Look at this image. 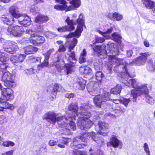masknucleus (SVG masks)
Wrapping results in <instances>:
<instances>
[{"instance_id":"nucleus-1","label":"nucleus","mask_w":155,"mask_h":155,"mask_svg":"<svg viewBox=\"0 0 155 155\" xmlns=\"http://www.w3.org/2000/svg\"><path fill=\"white\" fill-rule=\"evenodd\" d=\"M126 80L127 82L124 83H125L126 86H129L132 85L133 87L134 88L131 91V96L133 97L134 102H136L137 98L138 97L142 95H145L147 102L151 105L154 104V100L148 95L149 90L146 84L139 85V82L135 79H130L129 80L128 79Z\"/></svg>"},{"instance_id":"nucleus-2","label":"nucleus","mask_w":155,"mask_h":155,"mask_svg":"<svg viewBox=\"0 0 155 155\" xmlns=\"http://www.w3.org/2000/svg\"><path fill=\"white\" fill-rule=\"evenodd\" d=\"M88 107L87 105H83L80 108L79 113L82 116L78 119L77 125L81 130H86L90 128L93 124L92 121L88 118L91 116V113L87 111Z\"/></svg>"},{"instance_id":"nucleus-3","label":"nucleus","mask_w":155,"mask_h":155,"mask_svg":"<svg viewBox=\"0 0 155 155\" xmlns=\"http://www.w3.org/2000/svg\"><path fill=\"white\" fill-rule=\"evenodd\" d=\"M65 21L68 25L58 28L57 30L58 31L62 32L73 30L74 29V25L76 24L78 25L77 32L80 30L81 32V31L83 30V27L84 25V21L83 18V15L82 14H80L78 18L74 21L72 19L71 20L69 17H67Z\"/></svg>"},{"instance_id":"nucleus-4","label":"nucleus","mask_w":155,"mask_h":155,"mask_svg":"<svg viewBox=\"0 0 155 155\" xmlns=\"http://www.w3.org/2000/svg\"><path fill=\"white\" fill-rule=\"evenodd\" d=\"M78 109L77 105L74 104L69 105L68 107V111L66 114L68 113V115L67 117L64 116L63 117L60 116L59 114H57V116L56 118V122H57L59 127H65L67 125L68 120L75 119V117L77 115V109Z\"/></svg>"},{"instance_id":"nucleus-5","label":"nucleus","mask_w":155,"mask_h":155,"mask_svg":"<svg viewBox=\"0 0 155 155\" xmlns=\"http://www.w3.org/2000/svg\"><path fill=\"white\" fill-rule=\"evenodd\" d=\"M108 58L109 61L110 63L115 64H116L117 66L114 67V70L117 71L118 68L119 71L122 72V75L124 74L126 77H132L128 72L127 69L128 64L125 62L123 61L122 59L118 58L114 55H109Z\"/></svg>"},{"instance_id":"nucleus-6","label":"nucleus","mask_w":155,"mask_h":155,"mask_svg":"<svg viewBox=\"0 0 155 155\" xmlns=\"http://www.w3.org/2000/svg\"><path fill=\"white\" fill-rule=\"evenodd\" d=\"M17 8L15 6L11 7L9 9V12L12 16L18 19V23L26 27L31 24V20L29 17L25 14H21L17 12Z\"/></svg>"},{"instance_id":"nucleus-7","label":"nucleus","mask_w":155,"mask_h":155,"mask_svg":"<svg viewBox=\"0 0 155 155\" xmlns=\"http://www.w3.org/2000/svg\"><path fill=\"white\" fill-rule=\"evenodd\" d=\"M95 136V133L93 132H85L81 134L80 137L74 138L73 140V142L71 144V146L74 147L73 148H75V150L83 148L85 146L84 144H81L79 143L80 140L84 142L88 139L89 137H91L92 139L94 138L93 136Z\"/></svg>"},{"instance_id":"nucleus-8","label":"nucleus","mask_w":155,"mask_h":155,"mask_svg":"<svg viewBox=\"0 0 155 155\" xmlns=\"http://www.w3.org/2000/svg\"><path fill=\"white\" fill-rule=\"evenodd\" d=\"M8 34L15 36H21L24 31L22 27L18 25H12L8 27Z\"/></svg>"},{"instance_id":"nucleus-9","label":"nucleus","mask_w":155,"mask_h":155,"mask_svg":"<svg viewBox=\"0 0 155 155\" xmlns=\"http://www.w3.org/2000/svg\"><path fill=\"white\" fill-rule=\"evenodd\" d=\"M109 93L107 92L105 93L104 95H96L94 98V102L96 107L100 108L101 104L109 99Z\"/></svg>"},{"instance_id":"nucleus-10","label":"nucleus","mask_w":155,"mask_h":155,"mask_svg":"<svg viewBox=\"0 0 155 155\" xmlns=\"http://www.w3.org/2000/svg\"><path fill=\"white\" fill-rule=\"evenodd\" d=\"M4 50L11 54H13L18 49L17 44L14 42L7 41L3 45Z\"/></svg>"},{"instance_id":"nucleus-11","label":"nucleus","mask_w":155,"mask_h":155,"mask_svg":"<svg viewBox=\"0 0 155 155\" xmlns=\"http://www.w3.org/2000/svg\"><path fill=\"white\" fill-rule=\"evenodd\" d=\"M2 80L5 82V85L8 87H12L15 84L14 82L12 79V76L8 72L4 73L2 76Z\"/></svg>"},{"instance_id":"nucleus-12","label":"nucleus","mask_w":155,"mask_h":155,"mask_svg":"<svg viewBox=\"0 0 155 155\" xmlns=\"http://www.w3.org/2000/svg\"><path fill=\"white\" fill-rule=\"evenodd\" d=\"M57 114L52 112H48L45 113L42 117L43 120H45L51 124H54Z\"/></svg>"},{"instance_id":"nucleus-13","label":"nucleus","mask_w":155,"mask_h":155,"mask_svg":"<svg viewBox=\"0 0 155 155\" xmlns=\"http://www.w3.org/2000/svg\"><path fill=\"white\" fill-rule=\"evenodd\" d=\"M63 65L64 64L61 65L58 63L56 64L55 67L58 71L60 72L63 68H65L67 74H68L71 73L72 72L74 71L75 70V66L74 65L67 64H65V67H64V65Z\"/></svg>"},{"instance_id":"nucleus-14","label":"nucleus","mask_w":155,"mask_h":155,"mask_svg":"<svg viewBox=\"0 0 155 155\" xmlns=\"http://www.w3.org/2000/svg\"><path fill=\"white\" fill-rule=\"evenodd\" d=\"M150 54L148 52L141 53L140 54V56L134 60L133 62L139 66L143 65L147 59V57L150 56Z\"/></svg>"},{"instance_id":"nucleus-15","label":"nucleus","mask_w":155,"mask_h":155,"mask_svg":"<svg viewBox=\"0 0 155 155\" xmlns=\"http://www.w3.org/2000/svg\"><path fill=\"white\" fill-rule=\"evenodd\" d=\"M13 91L9 88H4L1 89L2 97L4 99L9 100L13 98Z\"/></svg>"},{"instance_id":"nucleus-16","label":"nucleus","mask_w":155,"mask_h":155,"mask_svg":"<svg viewBox=\"0 0 155 155\" xmlns=\"http://www.w3.org/2000/svg\"><path fill=\"white\" fill-rule=\"evenodd\" d=\"M26 55L24 54H18L12 55L10 58V61L15 65L22 62L25 58Z\"/></svg>"},{"instance_id":"nucleus-17","label":"nucleus","mask_w":155,"mask_h":155,"mask_svg":"<svg viewBox=\"0 0 155 155\" xmlns=\"http://www.w3.org/2000/svg\"><path fill=\"white\" fill-rule=\"evenodd\" d=\"M102 47L100 46H95L93 47L94 51L98 53L97 55L100 58H104L107 56L106 51L103 49Z\"/></svg>"},{"instance_id":"nucleus-18","label":"nucleus","mask_w":155,"mask_h":155,"mask_svg":"<svg viewBox=\"0 0 155 155\" xmlns=\"http://www.w3.org/2000/svg\"><path fill=\"white\" fill-rule=\"evenodd\" d=\"M25 32L26 34L29 35L30 36L29 38H24L22 39V41L25 43H28L30 42L31 43V40H33V38L36 36L35 31H33L31 29H28L26 30Z\"/></svg>"},{"instance_id":"nucleus-19","label":"nucleus","mask_w":155,"mask_h":155,"mask_svg":"<svg viewBox=\"0 0 155 155\" xmlns=\"http://www.w3.org/2000/svg\"><path fill=\"white\" fill-rule=\"evenodd\" d=\"M86 83L85 80L81 77H79L77 78V81L74 85L77 89L82 90L85 88Z\"/></svg>"},{"instance_id":"nucleus-20","label":"nucleus","mask_w":155,"mask_h":155,"mask_svg":"<svg viewBox=\"0 0 155 155\" xmlns=\"http://www.w3.org/2000/svg\"><path fill=\"white\" fill-rule=\"evenodd\" d=\"M15 107L12 104L5 101L2 100L0 102V111H2L4 109H8L11 110L14 109Z\"/></svg>"},{"instance_id":"nucleus-21","label":"nucleus","mask_w":155,"mask_h":155,"mask_svg":"<svg viewBox=\"0 0 155 155\" xmlns=\"http://www.w3.org/2000/svg\"><path fill=\"white\" fill-rule=\"evenodd\" d=\"M57 2H58L61 5H56L54 6V9L62 11L68 8V5H67V2L64 0H55Z\"/></svg>"},{"instance_id":"nucleus-22","label":"nucleus","mask_w":155,"mask_h":155,"mask_svg":"<svg viewBox=\"0 0 155 155\" xmlns=\"http://www.w3.org/2000/svg\"><path fill=\"white\" fill-rule=\"evenodd\" d=\"M65 57L70 63L72 64L76 63L77 60L75 58V54L74 51H68V52L66 54Z\"/></svg>"},{"instance_id":"nucleus-23","label":"nucleus","mask_w":155,"mask_h":155,"mask_svg":"<svg viewBox=\"0 0 155 155\" xmlns=\"http://www.w3.org/2000/svg\"><path fill=\"white\" fill-rule=\"evenodd\" d=\"M35 33L36 36L35 38H36V40L34 39L33 40H31V44L35 45H37L39 44L44 43L45 41V38L42 36L38 35L35 31Z\"/></svg>"},{"instance_id":"nucleus-24","label":"nucleus","mask_w":155,"mask_h":155,"mask_svg":"<svg viewBox=\"0 0 155 155\" xmlns=\"http://www.w3.org/2000/svg\"><path fill=\"white\" fill-rule=\"evenodd\" d=\"M79 71L82 74L85 75H91L92 73L91 69L86 66L80 67Z\"/></svg>"},{"instance_id":"nucleus-25","label":"nucleus","mask_w":155,"mask_h":155,"mask_svg":"<svg viewBox=\"0 0 155 155\" xmlns=\"http://www.w3.org/2000/svg\"><path fill=\"white\" fill-rule=\"evenodd\" d=\"M38 50L37 48L31 45H29L24 48V52L27 55L33 54L36 52Z\"/></svg>"},{"instance_id":"nucleus-26","label":"nucleus","mask_w":155,"mask_h":155,"mask_svg":"<svg viewBox=\"0 0 155 155\" xmlns=\"http://www.w3.org/2000/svg\"><path fill=\"white\" fill-rule=\"evenodd\" d=\"M49 19L47 16L39 15H38L35 19V21L39 24L45 22L49 20Z\"/></svg>"},{"instance_id":"nucleus-27","label":"nucleus","mask_w":155,"mask_h":155,"mask_svg":"<svg viewBox=\"0 0 155 155\" xmlns=\"http://www.w3.org/2000/svg\"><path fill=\"white\" fill-rule=\"evenodd\" d=\"M70 4L72 5L69 6L66 10V11H70L74 9V8H78L81 5V1L80 0H72L70 2Z\"/></svg>"},{"instance_id":"nucleus-28","label":"nucleus","mask_w":155,"mask_h":155,"mask_svg":"<svg viewBox=\"0 0 155 155\" xmlns=\"http://www.w3.org/2000/svg\"><path fill=\"white\" fill-rule=\"evenodd\" d=\"M77 39L75 38H73V41H67L66 42V45L68 46V51H70L71 50H73L77 44Z\"/></svg>"},{"instance_id":"nucleus-29","label":"nucleus","mask_w":155,"mask_h":155,"mask_svg":"<svg viewBox=\"0 0 155 155\" xmlns=\"http://www.w3.org/2000/svg\"><path fill=\"white\" fill-rule=\"evenodd\" d=\"M83 30L81 32L80 31L77 32V29L75 32L74 33H70L68 35H63L64 38H70L73 37L74 36L78 38H79L81 35V34Z\"/></svg>"},{"instance_id":"nucleus-30","label":"nucleus","mask_w":155,"mask_h":155,"mask_svg":"<svg viewBox=\"0 0 155 155\" xmlns=\"http://www.w3.org/2000/svg\"><path fill=\"white\" fill-rule=\"evenodd\" d=\"M14 18L12 16V18H8L5 15H3L1 18V20L4 23H6L8 25H10L14 22L15 20Z\"/></svg>"},{"instance_id":"nucleus-31","label":"nucleus","mask_w":155,"mask_h":155,"mask_svg":"<svg viewBox=\"0 0 155 155\" xmlns=\"http://www.w3.org/2000/svg\"><path fill=\"white\" fill-rule=\"evenodd\" d=\"M14 18L12 16V18H8L5 15H3L1 18V20L4 23H6L8 25H10L14 22L15 20Z\"/></svg>"},{"instance_id":"nucleus-32","label":"nucleus","mask_w":155,"mask_h":155,"mask_svg":"<svg viewBox=\"0 0 155 155\" xmlns=\"http://www.w3.org/2000/svg\"><path fill=\"white\" fill-rule=\"evenodd\" d=\"M87 52L85 49H83L81 52L80 57L79 59V62L80 64H81L86 61V59L85 57L86 55Z\"/></svg>"},{"instance_id":"nucleus-33","label":"nucleus","mask_w":155,"mask_h":155,"mask_svg":"<svg viewBox=\"0 0 155 155\" xmlns=\"http://www.w3.org/2000/svg\"><path fill=\"white\" fill-rule=\"evenodd\" d=\"M48 61L47 60H44V62L42 63V64L36 65L34 67H36L37 68V69H35L36 72H38L40 70H41L42 68L45 66H47L48 64Z\"/></svg>"},{"instance_id":"nucleus-34","label":"nucleus","mask_w":155,"mask_h":155,"mask_svg":"<svg viewBox=\"0 0 155 155\" xmlns=\"http://www.w3.org/2000/svg\"><path fill=\"white\" fill-rule=\"evenodd\" d=\"M71 139L70 138H65L61 142V143H58V146L61 148H64L65 146L64 144L67 145L68 143L71 141Z\"/></svg>"},{"instance_id":"nucleus-35","label":"nucleus","mask_w":155,"mask_h":155,"mask_svg":"<svg viewBox=\"0 0 155 155\" xmlns=\"http://www.w3.org/2000/svg\"><path fill=\"white\" fill-rule=\"evenodd\" d=\"M142 2L147 8H153L154 7H153L154 5L153 2L150 0H144Z\"/></svg>"},{"instance_id":"nucleus-36","label":"nucleus","mask_w":155,"mask_h":155,"mask_svg":"<svg viewBox=\"0 0 155 155\" xmlns=\"http://www.w3.org/2000/svg\"><path fill=\"white\" fill-rule=\"evenodd\" d=\"M121 87L120 85H118L116 87L111 89L110 92L114 94H119L121 91Z\"/></svg>"},{"instance_id":"nucleus-37","label":"nucleus","mask_w":155,"mask_h":155,"mask_svg":"<svg viewBox=\"0 0 155 155\" xmlns=\"http://www.w3.org/2000/svg\"><path fill=\"white\" fill-rule=\"evenodd\" d=\"M98 125L100 128L103 130H106L109 127V126L107 123L102 122L101 121H99Z\"/></svg>"},{"instance_id":"nucleus-38","label":"nucleus","mask_w":155,"mask_h":155,"mask_svg":"<svg viewBox=\"0 0 155 155\" xmlns=\"http://www.w3.org/2000/svg\"><path fill=\"white\" fill-rule=\"evenodd\" d=\"M99 135L98 134H95V136H93L94 138L92 139L98 144L101 145L103 143L104 141L103 140L99 137Z\"/></svg>"},{"instance_id":"nucleus-39","label":"nucleus","mask_w":155,"mask_h":155,"mask_svg":"<svg viewBox=\"0 0 155 155\" xmlns=\"http://www.w3.org/2000/svg\"><path fill=\"white\" fill-rule=\"evenodd\" d=\"M93 84V83H91L89 84H88L87 86V89L89 90L88 91H89L90 94L92 95H94V94H93L92 92H94L95 94H97V89H95V90L94 89V88L93 89V88L92 87Z\"/></svg>"},{"instance_id":"nucleus-40","label":"nucleus","mask_w":155,"mask_h":155,"mask_svg":"<svg viewBox=\"0 0 155 155\" xmlns=\"http://www.w3.org/2000/svg\"><path fill=\"white\" fill-rule=\"evenodd\" d=\"M7 61H0V71H3L8 67V64L5 62Z\"/></svg>"},{"instance_id":"nucleus-41","label":"nucleus","mask_w":155,"mask_h":155,"mask_svg":"<svg viewBox=\"0 0 155 155\" xmlns=\"http://www.w3.org/2000/svg\"><path fill=\"white\" fill-rule=\"evenodd\" d=\"M63 91V88L62 87L61 85L57 84H54L53 87V92L55 94H56V93H55L57 91Z\"/></svg>"},{"instance_id":"nucleus-42","label":"nucleus","mask_w":155,"mask_h":155,"mask_svg":"<svg viewBox=\"0 0 155 155\" xmlns=\"http://www.w3.org/2000/svg\"><path fill=\"white\" fill-rule=\"evenodd\" d=\"M111 145L114 147H116L120 144V142L115 137H113L110 141Z\"/></svg>"},{"instance_id":"nucleus-43","label":"nucleus","mask_w":155,"mask_h":155,"mask_svg":"<svg viewBox=\"0 0 155 155\" xmlns=\"http://www.w3.org/2000/svg\"><path fill=\"white\" fill-rule=\"evenodd\" d=\"M104 75L103 73L101 71H97L95 74L96 79L98 81H101Z\"/></svg>"},{"instance_id":"nucleus-44","label":"nucleus","mask_w":155,"mask_h":155,"mask_svg":"<svg viewBox=\"0 0 155 155\" xmlns=\"http://www.w3.org/2000/svg\"><path fill=\"white\" fill-rule=\"evenodd\" d=\"M2 145L4 147H13L15 145V143L11 141H3Z\"/></svg>"},{"instance_id":"nucleus-45","label":"nucleus","mask_w":155,"mask_h":155,"mask_svg":"<svg viewBox=\"0 0 155 155\" xmlns=\"http://www.w3.org/2000/svg\"><path fill=\"white\" fill-rule=\"evenodd\" d=\"M111 39L115 41H117L120 40L121 39V36L115 32L112 35V36L111 37Z\"/></svg>"},{"instance_id":"nucleus-46","label":"nucleus","mask_w":155,"mask_h":155,"mask_svg":"<svg viewBox=\"0 0 155 155\" xmlns=\"http://www.w3.org/2000/svg\"><path fill=\"white\" fill-rule=\"evenodd\" d=\"M112 17L113 18L116 19L117 21H120L123 18V16L117 12H115L113 13Z\"/></svg>"},{"instance_id":"nucleus-47","label":"nucleus","mask_w":155,"mask_h":155,"mask_svg":"<svg viewBox=\"0 0 155 155\" xmlns=\"http://www.w3.org/2000/svg\"><path fill=\"white\" fill-rule=\"evenodd\" d=\"M8 59V55L4 52H0V61H7Z\"/></svg>"},{"instance_id":"nucleus-48","label":"nucleus","mask_w":155,"mask_h":155,"mask_svg":"<svg viewBox=\"0 0 155 155\" xmlns=\"http://www.w3.org/2000/svg\"><path fill=\"white\" fill-rule=\"evenodd\" d=\"M54 51V48H51L49 49L47 52L44 54L45 57V60H47L49 58L51 54L53 53Z\"/></svg>"},{"instance_id":"nucleus-49","label":"nucleus","mask_w":155,"mask_h":155,"mask_svg":"<svg viewBox=\"0 0 155 155\" xmlns=\"http://www.w3.org/2000/svg\"><path fill=\"white\" fill-rule=\"evenodd\" d=\"M125 109L122 106H117L116 109L115 110V113H117L122 112L124 113L125 112Z\"/></svg>"},{"instance_id":"nucleus-50","label":"nucleus","mask_w":155,"mask_h":155,"mask_svg":"<svg viewBox=\"0 0 155 155\" xmlns=\"http://www.w3.org/2000/svg\"><path fill=\"white\" fill-rule=\"evenodd\" d=\"M143 147L144 150L147 155H150V151L148 144L147 143H144Z\"/></svg>"},{"instance_id":"nucleus-51","label":"nucleus","mask_w":155,"mask_h":155,"mask_svg":"<svg viewBox=\"0 0 155 155\" xmlns=\"http://www.w3.org/2000/svg\"><path fill=\"white\" fill-rule=\"evenodd\" d=\"M130 98H122L121 100V103H123L126 107H127L128 104L130 101Z\"/></svg>"},{"instance_id":"nucleus-52","label":"nucleus","mask_w":155,"mask_h":155,"mask_svg":"<svg viewBox=\"0 0 155 155\" xmlns=\"http://www.w3.org/2000/svg\"><path fill=\"white\" fill-rule=\"evenodd\" d=\"M97 32L100 34L102 35L106 39H108L110 38V36L108 35L109 33L105 31L102 32L99 30H97Z\"/></svg>"},{"instance_id":"nucleus-53","label":"nucleus","mask_w":155,"mask_h":155,"mask_svg":"<svg viewBox=\"0 0 155 155\" xmlns=\"http://www.w3.org/2000/svg\"><path fill=\"white\" fill-rule=\"evenodd\" d=\"M78 115V114L77 113V116H76L75 117H75L76 116H77ZM74 120V119H73V120L71 119V120ZM70 122H69V125L70 127V128L71 129H72V130H74L76 129V127L75 126V123L73 122L72 121H71V120H69Z\"/></svg>"},{"instance_id":"nucleus-54","label":"nucleus","mask_w":155,"mask_h":155,"mask_svg":"<svg viewBox=\"0 0 155 155\" xmlns=\"http://www.w3.org/2000/svg\"><path fill=\"white\" fill-rule=\"evenodd\" d=\"M46 35L49 38H51L54 36H57L56 34H54L52 33L50 31H48L46 33Z\"/></svg>"},{"instance_id":"nucleus-55","label":"nucleus","mask_w":155,"mask_h":155,"mask_svg":"<svg viewBox=\"0 0 155 155\" xmlns=\"http://www.w3.org/2000/svg\"><path fill=\"white\" fill-rule=\"evenodd\" d=\"M96 42L97 43H102L105 41V39L100 37H97L96 39Z\"/></svg>"},{"instance_id":"nucleus-56","label":"nucleus","mask_w":155,"mask_h":155,"mask_svg":"<svg viewBox=\"0 0 155 155\" xmlns=\"http://www.w3.org/2000/svg\"><path fill=\"white\" fill-rule=\"evenodd\" d=\"M66 50V48L63 45H60L59 47V49L58 50V52H63L65 51Z\"/></svg>"},{"instance_id":"nucleus-57","label":"nucleus","mask_w":155,"mask_h":155,"mask_svg":"<svg viewBox=\"0 0 155 155\" xmlns=\"http://www.w3.org/2000/svg\"><path fill=\"white\" fill-rule=\"evenodd\" d=\"M8 28H7L5 27H3L1 29V32L2 34H4V33H6L8 35H10V34H8Z\"/></svg>"},{"instance_id":"nucleus-58","label":"nucleus","mask_w":155,"mask_h":155,"mask_svg":"<svg viewBox=\"0 0 155 155\" xmlns=\"http://www.w3.org/2000/svg\"><path fill=\"white\" fill-rule=\"evenodd\" d=\"M57 144V142L55 140H51L49 141V145L50 146H54L56 145Z\"/></svg>"},{"instance_id":"nucleus-59","label":"nucleus","mask_w":155,"mask_h":155,"mask_svg":"<svg viewBox=\"0 0 155 155\" xmlns=\"http://www.w3.org/2000/svg\"><path fill=\"white\" fill-rule=\"evenodd\" d=\"M13 150H11L8 151L2 154V155H12L13 153Z\"/></svg>"},{"instance_id":"nucleus-60","label":"nucleus","mask_w":155,"mask_h":155,"mask_svg":"<svg viewBox=\"0 0 155 155\" xmlns=\"http://www.w3.org/2000/svg\"><path fill=\"white\" fill-rule=\"evenodd\" d=\"M35 69H36V67H34L33 68L29 69V70H28V71H29V72L30 74H32L35 73V72H36Z\"/></svg>"},{"instance_id":"nucleus-61","label":"nucleus","mask_w":155,"mask_h":155,"mask_svg":"<svg viewBox=\"0 0 155 155\" xmlns=\"http://www.w3.org/2000/svg\"><path fill=\"white\" fill-rule=\"evenodd\" d=\"M32 61L36 62L37 61H40L41 58L40 57L33 58L32 59Z\"/></svg>"},{"instance_id":"nucleus-62","label":"nucleus","mask_w":155,"mask_h":155,"mask_svg":"<svg viewBox=\"0 0 155 155\" xmlns=\"http://www.w3.org/2000/svg\"><path fill=\"white\" fill-rule=\"evenodd\" d=\"M106 116H109L110 117L114 118H115L116 117V116L115 115L113 114H111L110 113H107L106 114H105Z\"/></svg>"},{"instance_id":"nucleus-63","label":"nucleus","mask_w":155,"mask_h":155,"mask_svg":"<svg viewBox=\"0 0 155 155\" xmlns=\"http://www.w3.org/2000/svg\"><path fill=\"white\" fill-rule=\"evenodd\" d=\"M121 99H120V100H118V99H110L111 101H113V102L114 103L116 104H118L120 102H121Z\"/></svg>"},{"instance_id":"nucleus-64","label":"nucleus","mask_w":155,"mask_h":155,"mask_svg":"<svg viewBox=\"0 0 155 155\" xmlns=\"http://www.w3.org/2000/svg\"><path fill=\"white\" fill-rule=\"evenodd\" d=\"M133 52L131 50H129L127 51V55L128 57H130L131 56Z\"/></svg>"}]
</instances>
